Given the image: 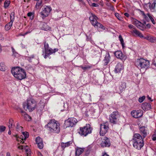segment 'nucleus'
Wrapping results in <instances>:
<instances>
[{"label": "nucleus", "mask_w": 156, "mask_h": 156, "mask_svg": "<svg viewBox=\"0 0 156 156\" xmlns=\"http://www.w3.org/2000/svg\"><path fill=\"white\" fill-rule=\"evenodd\" d=\"M83 151V150L81 148H77L76 149V156H79Z\"/></svg>", "instance_id": "obj_25"}, {"label": "nucleus", "mask_w": 156, "mask_h": 156, "mask_svg": "<svg viewBox=\"0 0 156 156\" xmlns=\"http://www.w3.org/2000/svg\"><path fill=\"white\" fill-rule=\"evenodd\" d=\"M133 146L137 150H140L143 147L144 143L143 138L139 133H135L132 140Z\"/></svg>", "instance_id": "obj_1"}, {"label": "nucleus", "mask_w": 156, "mask_h": 156, "mask_svg": "<svg viewBox=\"0 0 156 156\" xmlns=\"http://www.w3.org/2000/svg\"><path fill=\"white\" fill-rule=\"evenodd\" d=\"M140 130L141 135L142 137L144 138L147 134V128L145 126H142L140 128Z\"/></svg>", "instance_id": "obj_14"}, {"label": "nucleus", "mask_w": 156, "mask_h": 156, "mask_svg": "<svg viewBox=\"0 0 156 156\" xmlns=\"http://www.w3.org/2000/svg\"><path fill=\"white\" fill-rule=\"evenodd\" d=\"M126 87V84L125 82H121L119 84V88L120 91L124 90Z\"/></svg>", "instance_id": "obj_26"}, {"label": "nucleus", "mask_w": 156, "mask_h": 156, "mask_svg": "<svg viewBox=\"0 0 156 156\" xmlns=\"http://www.w3.org/2000/svg\"><path fill=\"white\" fill-rule=\"evenodd\" d=\"M120 115L117 111L113 112L109 117V122L113 124H116L119 120Z\"/></svg>", "instance_id": "obj_8"}, {"label": "nucleus", "mask_w": 156, "mask_h": 156, "mask_svg": "<svg viewBox=\"0 0 156 156\" xmlns=\"http://www.w3.org/2000/svg\"><path fill=\"white\" fill-rule=\"evenodd\" d=\"M14 136L15 137H16V140H18V141L19 140H18L19 136H18L17 135H14Z\"/></svg>", "instance_id": "obj_52"}, {"label": "nucleus", "mask_w": 156, "mask_h": 156, "mask_svg": "<svg viewBox=\"0 0 156 156\" xmlns=\"http://www.w3.org/2000/svg\"><path fill=\"white\" fill-rule=\"evenodd\" d=\"M133 32L141 38L144 37L143 36L142 34L139 31L137 30L136 29H134L133 30Z\"/></svg>", "instance_id": "obj_28"}, {"label": "nucleus", "mask_w": 156, "mask_h": 156, "mask_svg": "<svg viewBox=\"0 0 156 156\" xmlns=\"http://www.w3.org/2000/svg\"><path fill=\"white\" fill-rule=\"evenodd\" d=\"M26 152L27 153V156H29L30 154V151L28 147L27 150H25Z\"/></svg>", "instance_id": "obj_42"}, {"label": "nucleus", "mask_w": 156, "mask_h": 156, "mask_svg": "<svg viewBox=\"0 0 156 156\" xmlns=\"http://www.w3.org/2000/svg\"><path fill=\"white\" fill-rule=\"evenodd\" d=\"M115 15L117 18L119 20H121L122 18L119 16V14L118 13H115Z\"/></svg>", "instance_id": "obj_44"}, {"label": "nucleus", "mask_w": 156, "mask_h": 156, "mask_svg": "<svg viewBox=\"0 0 156 156\" xmlns=\"http://www.w3.org/2000/svg\"><path fill=\"white\" fill-rule=\"evenodd\" d=\"M21 113H22V115L24 117L25 119L27 121H29L31 120L30 117L26 114V113L24 111L22 110L21 111Z\"/></svg>", "instance_id": "obj_21"}, {"label": "nucleus", "mask_w": 156, "mask_h": 156, "mask_svg": "<svg viewBox=\"0 0 156 156\" xmlns=\"http://www.w3.org/2000/svg\"><path fill=\"white\" fill-rule=\"evenodd\" d=\"M6 156H11L9 152H8L7 153Z\"/></svg>", "instance_id": "obj_58"}, {"label": "nucleus", "mask_w": 156, "mask_h": 156, "mask_svg": "<svg viewBox=\"0 0 156 156\" xmlns=\"http://www.w3.org/2000/svg\"><path fill=\"white\" fill-rule=\"evenodd\" d=\"M124 69V66L122 63H119L116 65L115 71L116 73H120Z\"/></svg>", "instance_id": "obj_16"}, {"label": "nucleus", "mask_w": 156, "mask_h": 156, "mask_svg": "<svg viewBox=\"0 0 156 156\" xmlns=\"http://www.w3.org/2000/svg\"><path fill=\"white\" fill-rule=\"evenodd\" d=\"M92 6L93 7H97L98 6V5L95 3H93L92 4Z\"/></svg>", "instance_id": "obj_49"}, {"label": "nucleus", "mask_w": 156, "mask_h": 156, "mask_svg": "<svg viewBox=\"0 0 156 156\" xmlns=\"http://www.w3.org/2000/svg\"><path fill=\"white\" fill-rule=\"evenodd\" d=\"M22 128L23 127L20 126V125L18 123L17 124L16 126V129L17 131H20V129Z\"/></svg>", "instance_id": "obj_38"}, {"label": "nucleus", "mask_w": 156, "mask_h": 156, "mask_svg": "<svg viewBox=\"0 0 156 156\" xmlns=\"http://www.w3.org/2000/svg\"><path fill=\"white\" fill-rule=\"evenodd\" d=\"M144 38L151 42H154L156 41V37L151 36H147L144 37Z\"/></svg>", "instance_id": "obj_20"}, {"label": "nucleus", "mask_w": 156, "mask_h": 156, "mask_svg": "<svg viewBox=\"0 0 156 156\" xmlns=\"http://www.w3.org/2000/svg\"><path fill=\"white\" fill-rule=\"evenodd\" d=\"M102 147H108L110 146V142L109 139L106 137H105L103 139V140L101 144Z\"/></svg>", "instance_id": "obj_12"}, {"label": "nucleus", "mask_w": 156, "mask_h": 156, "mask_svg": "<svg viewBox=\"0 0 156 156\" xmlns=\"http://www.w3.org/2000/svg\"><path fill=\"white\" fill-rule=\"evenodd\" d=\"M37 144V146L40 149H42L44 147V145L43 144V143H39Z\"/></svg>", "instance_id": "obj_41"}, {"label": "nucleus", "mask_w": 156, "mask_h": 156, "mask_svg": "<svg viewBox=\"0 0 156 156\" xmlns=\"http://www.w3.org/2000/svg\"><path fill=\"white\" fill-rule=\"evenodd\" d=\"M135 64L141 72H144L150 66L149 61L143 58L137 59Z\"/></svg>", "instance_id": "obj_2"}, {"label": "nucleus", "mask_w": 156, "mask_h": 156, "mask_svg": "<svg viewBox=\"0 0 156 156\" xmlns=\"http://www.w3.org/2000/svg\"><path fill=\"white\" fill-rule=\"evenodd\" d=\"M22 133L23 135L21 136L20 138L22 140H25L29 137V133L27 132H23Z\"/></svg>", "instance_id": "obj_23"}, {"label": "nucleus", "mask_w": 156, "mask_h": 156, "mask_svg": "<svg viewBox=\"0 0 156 156\" xmlns=\"http://www.w3.org/2000/svg\"><path fill=\"white\" fill-rule=\"evenodd\" d=\"M15 13L14 12H12L10 14V22L13 23L14 21Z\"/></svg>", "instance_id": "obj_33"}, {"label": "nucleus", "mask_w": 156, "mask_h": 156, "mask_svg": "<svg viewBox=\"0 0 156 156\" xmlns=\"http://www.w3.org/2000/svg\"><path fill=\"white\" fill-rule=\"evenodd\" d=\"M11 72L14 77L19 80H22L26 78V72L24 69L21 68L17 67L13 68Z\"/></svg>", "instance_id": "obj_3"}, {"label": "nucleus", "mask_w": 156, "mask_h": 156, "mask_svg": "<svg viewBox=\"0 0 156 156\" xmlns=\"http://www.w3.org/2000/svg\"><path fill=\"white\" fill-rule=\"evenodd\" d=\"M8 133L9 135H11V131L10 130V129H9Z\"/></svg>", "instance_id": "obj_56"}, {"label": "nucleus", "mask_w": 156, "mask_h": 156, "mask_svg": "<svg viewBox=\"0 0 156 156\" xmlns=\"http://www.w3.org/2000/svg\"><path fill=\"white\" fill-rule=\"evenodd\" d=\"M42 2L41 1H39L36 4V5L35 6V8L37 9H38L40 7V6H41L42 5Z\"/></svg>", "instance_id": "obj_32"}, {"label": "nucleus", "mask_w": 156, "mask_h": 156, "mask_svg": "<svg viewBox=\"0 0 156 156\" xmlns=\"http://www.w3.org/2000/svg\"><path fill=\"white\" fill-rule=\"evenodd\" d=\"M152 140L154 141H155L156 140V135H154L153 136Z\"/></svg>", "instance_id": "obj_48"}, {"label": "nucleus", "mask_w": 156, "mask_h": 156, "mask_svg": "<svg viewBox=\"0 0 156 156\" xmlns=\"http://www.w3.org/2000/svg\"><path fill=\"white\" fill-rule=\"evenodd\" d=\"M10 4V2L9 1H6L4 2V6L5 8H7L9 5Z\"/></svg>", "instance_id": "obj_40"}, {"label": "nucleus", "mask_w": 156, "mask_h": 156, "mask_svg": "<svg viewBox=\"0 0 156 156\" xmlns=\"http://www.w3.org/2000/svg\"><path fill=\"white\" fill-rule=\"evenodd\" d=\"M6 129L5 126H0V133H2L4 132Z\"/></svg>", "instance_id": "obj_37"}, {"label": "nucleus", "mask_w": 156, "mask_h": 156, "mask_svg": "<svg viewBox=\"0 0 156 156\" xmlns=\"http://www.w3.org/2000/svg\"><path fill=\"white\" fill-rule=\"evenodd\" d=\"M80 67L82 69L84 70L85 71L87 69L91 68L92 66H86L85 67H83L81 66H80Z\"/></svg>", "instance_id": "obj_34"}, {"label": "nucleus", "mask_w": 156, "mask_h": 156, "mask_svg": "<svg viewBox=\"0 0 156 156\" xmlns=\"http://www.w3.org/2000/svg\"><path fill=\"white\" fill-rule=\"evenodd\" d=\"M24 109L31 112L34 110L36 107L37 103L33 99L30 98L27 99L23 104Z\"/></svg>", "instance_id": "obj_5"}, {"label": "nucleus", "mask_w": 156, "mask_h": 156, "mask_svg": "<svg viewBox=\"0 0 156 156\" xmlns=\"http://www.w3.org/2000/svg\"><path fill=\"white\" fill-rule=\"evenodd\" d=\"M142 14H143V15H144V16H145V15L144 14V12H142Z\"/></svg>", "instance_id": "obj_62"}, {"label": "nucleus", "mask_w": 156, "mask_h": 156, "mask_svg": "<svg viewBox=\"0 0 156 156\" xmlns=\"http://www.w3.org/2000/svg\"><path fill=\"white\" fill-rule=\"evenodd\" d=\"M52 9L50 7L45 6L43 8L40 14L42 18H44L48 16Z\"/></svg>", "instance_id": "obj_10"}, {"label": "nucleus", "mask_w": 156, "mask_h": 156, "mask_svg": "<svg viewBox=\"0 0 156 156\" xmlns=\"http://www.w3.org/2000/svg\"><path fill=\"white\" fill-rule=\"evenodd\" d=\"M145 96H143L142 97H140L138 99L139 101L140 102H142L145 99Z\"/></svg>", "instance_id": "obj_39"}, {"label": "nucleus", "mask_w": 156, "mask_h": 156, "mask_svg": "<svg viewBox=\"0 0 156 156\" xmlns=\"http://www.w3.org/2000/svg\"><path fill=\"white\" fill-rule=\"evenodd\" d=\"M148 99L151 101H153V100L151 99V98L150 97H149L148 96L147 97Z\"/></svg>", "instance_id": "obj_54"}, {"label": "nucleus", "mask_w": 156, "mask_h": 156, "mask_svg": "<svg viewBox=\"0 0 156 156\" xmlns=\"http://www.w3.org/2000/svg\"><path fill=\"white\" fill-rule=\"evenodd\" d=\"M27 16H30L31 18V19H32L33 18V14L31 12H29L27 13Z\"/></svg>", "instance_id": "obj_45"}, {"label": "nucleus", "mask_w": 156, "mask_h": 156, "mask_svg": "<svg viewBox=\"0 0 156 156\" xmlns=\"http://www.w3.org/2000/svg\"><path fill=\"white\" fill-rule=\"evenodd\" d=\"M58 51V49H52L51 48H49L48 49H46L45 51V54L44 56V58H46L48 56V55H50L53 53H55L56 51Z\"/></svg>", "instance_id": "obj_15"}, {"label": "nucleus", "mask_w": 156, "mask_h": 156, "mask_svg": "<svg viewBox=\"0 0 156 156\" xmlns=\"http://www.w3.org/2000/svg\"><path fill=\"white\" fill-rule=\"evenodd\" d=\"M120 41L121 43L122 44V47L123 48H124V41L123 38L121 40H119Z\"/></svg>", "instance_id": "obj_46"}, {"label": "nucleus", "mask_w": 156, "mask_h": 156, "mask_svg": "<svg viewBox=\"0 0 156 156\" xmlns=\"http://www.w3.org/2000/svg\"><path fill=\"white\" fill-rule=\"evenodd\" d=\"M2 49L1 48V44H0V53L2 51Z\"/></svg>", "instance_id": "obj_59"}, {"label": "nucleus", "mask_w": 156, "mask_h": 156, "mask_svg": "<svg viewBox=\"0 0 156 156\" xmlns=\"http://www.w3.org/2000/svg\"><path fill=\"white\" fill-rule=\"evenodd\" d=\"M98 17L94 14H91V16L89 18L92 24L97 29L100 28L103 30H105V28L102 24L98 22L97 19Z\"/></svg>", "instance_id": "obj_6"}, {"label": "nucleus", "mask_w": 156, "mask_h": 156, "mask_svg": "<svg viewBox=\"0 0 156 156\" xmlns=\"http://www.w3.org/2000/svg\"><path fill=\"white\" fill-rule=\"evenodd\" d=\"M119 40L122 39V38L121 35H119Z\"/></svg>", "instance_id": "obj_57"}, {"label": "nucleus", "mask_w": 156, "mask_h": 156, "mask_svg": "<svg viewBox=\"0 0 156 156\" xmlns=\"http://www.w3.org/2000/svg\"><path fill=\"white\" fill-rule=\"evenodd\" d=\"M21 142H22L23 144L24 143V141H23V142L21 141Z\"/></svg>", "instance_id": "obj_64"}, {"label": "nucleus", "mask_w": 156, "mask_h": 156, "mask_svg": "<svg viewBox=\"0 0 156 156\" xmlns=\"http://www.w3.org/2000/svg\"><path fill=\"white\" fill-rule=\"evenodd\" d=\"M124 15L125 16H126L127 17H128L129 16V14L126 12L124 14Z\"/></svg>", "instance_id": "obj_53"}, {"label": "nucleus", "mask_w": 156, "mask_h": 156, "mask_svg": "<svg viewBox=\"0 0 156 156\" xmlns=\"http://www.w3.org/2000/svg\"><path fill=\"white\" fill-rule=\"evenodd\" d=\"M147 15L149 17V18L151 20L152 22L153 23V24H155V22L154 19L151 16L150 14L149 13H148V14H147Z\"/></svg>", "instance_id": "obj_36"}, {"label": "nucleus", "mask_w": 156, "mask_h": 156, "mask_svg": "<svg viewBox=\"0 0 156 156\" xmlns=\"http://www.w3.org/2000/svg\"><path fill=\"white\" fill-rule=\"evenodd\" d=\"M153 65L156 67V62L155 61L153 62Z\"/></svg>", "instance_id": "obj_55"}, {"label": "nucleus", "mask_w": 156, "mask_h": 156, "mask_svg": "<svg viewBox=\"0 0 156 156\" xmlns=\"http://www.w3.org/2000/svg\"><path fill=\"white\" fill-rule=\"evenodd\" d=\"M9 125L8 126L9 129L13 128L14 127L15 125L14 124L13 120L12 119H10L9 121Z\"/></svg>", "instance_id": "obj_27"}, {"label": "nucleus", "mask_w": 156, "mask_h": 156, "mask_svg": "<svg viewBox=\"0 0 156 156\" xmlns=\"http://www.w3.org/2000/svg\"><path fill=\"white\" fill-rule=\"evenodd\" d=\"M141 108L143 110L147 111L151 108V105L150 104L147 103H144L142 105Z\"/></svg>", "instance_id": "obj_19"}, {"label": "nucleus", "mask_w": 156, "mask_h": 156, "mask_svg": "<svg viewBox=\"0 0 156 156\" xmlns=\"http://www.w3.org/2000/svg\"><path fill=\"white\" fill-rule=\"evenodd\" d=\"M115 56L118 58L123 59L124 56L121 51H117L115 52Z\"/></svg>", "instance_id": "obj_22"}, {"label": "nucleus", "mask_w": 156, "mask_h": 156, "mask_svg": "<svg viewBox=\"0 0 156 156\" xmlns=\"http://www.w3.org/2000/svg\"><path fill=\"white\" fill-rule=\"evenodd\" d=\"M72 143L71 141H69L65 143L62 142L61 143V146L62 149H64L66 147L69 146Z\"/></svg>", "instance_id": "obj_24"}, {"label": "nucleus", "mask_w": 156, "mask_h": 156, "mask_svg": "<svg viewBox=\"0 0 156 156\" xmlns=\"http://www.w3.org/2000/svg\"><path fill=\"white\" fill-rule=\"evenodd\" d=\"M36 142L37 144H38L39 143H43V141L42 139L40 137L38 136L37 137L36 139Z\"/></svg>", "instance_id": "obj_31"}, {"label": "nucleus", "mask_w": 156, "mask_h": 156, "mask_svg": "<svg viewBox=\"0 0 156 156\" xmlns=\"http://www.w3.org/2000/svg\"><path fill=\"white\" fill-rule=\"evenodd\" d=\"M133 23L139 29L142 30L143 29V24L137 20L134 19L133 20Z\"/></svg>", "instance_id": "obj_18"}, {"label": "nucleus", "mask_w": 156, "mask_h": 156, "mask_svg": "<svg viewBox=\"0 0 156 156\" xmlns=\"http://www.w3.org/2000/svg\"><path fill=\"white\" fill-rule=\"evenodd\" d=\"M131 115L134 118H138L141 117L143 115V112L142 110H133L131 112Z\"/></svg>", "instance_id": "obj_11"}, {"label": "nucleus", "mask_w": 156, "mask_h": 156, "mask_svg": "<svg viewBox=\"0 0 156 156\" xmlns=\"http://www.w3.org/2000/svg\"><path fill=\"white\" fill-rule=\"evenodd\" d=\"M92 130V129L90 125L89 124H87L84 127L80 128L79 133L81 135L86 136L88 134L90 133Z\"/></svg>", "instance_id": "obj_7"}, {"label": "nucleus", "mask_w": 156, "mask_h": 156, "mask_svg": "<svg viewBox=\"0 0 156 156\" xmlns=\"http://www.w3.org/2000/svg\"><path fill=\"white\" fill-rule=\"evenodd\" d=\"M44 47L45 49V51L46 50V49L49 48V45L47 43H46V42H45L44 43Z\"/></svg>", "instance_id": "obj_43"}, {"label": "nucleus", "mask_w": 156, "mask_h": 156, "mask_svg": "<svg viewBox=\"0 0 156 156\" xmlns=\"http://www.w3.org/2000/svg\"><path fill=\"white\" fill-rule=\"evenodd\" d=\"M66 122L68 123V126L73 127L77 123V120L74 118H71L68 119Z\"/></svg>", "instance_id": "obj_13"}, {"label": "nucleus", "mask_w": 156, "mask_h": 156, "mask_svg": "<svg viewBox=\"0 0 156 156\" xmlns=\"http://www.w3.org/2000/svg\"><path fill=\"white\" fill-rule=\"evenodd\" d=\"M29 147L28 146L26 145V146H23V150H27V149Z\"/></svg>", "instance_id": "obj_47"}, {"label": "nucleus", "mask_w": 156, "mask_h": 156, "mask_svg": "<svg viewBox=\"0 0 156 156\" xmlns=\"http://www.w3.org/2000/svg\"><path fill=\"white\" fill-rule=\"evenodd\" d=\"M129 27L130 29H131V28H133V29H135L134 27V26L133 25H132L131 24L129 25Z\"/></svg>", "instance_id": "obj_51"}, {"label": "nucleus", "mask_w": 156, "mask_h": 156, "mask_svg": "<svg viewBox=\"0 0 156 156\" xmlns=\"http://www.w3.org/2000/svg\"><path fill=\"white\" fill-rule=\"evenodd\" d=\"M12 23H12V22H10L9 23L6 24L5 27V30H8L10 29L12 26Z\"/></svg>", "instance_id": "obj_30"}, {"label": "nucleus", "mask_w": 156, "mask_h": 156, "mask_svg": "<svg viewBox=\"0 0 156 156\" xmlns=\"http://www.w3.org/2000/svg\"><path fill=\"white\" fill-rule=\"evenodd\" d=\"M60 124L55 119L51 120L45 126L51 132L58 133L60 131Z\"/></svg>", "instance_id": "obj_4"}, {"label": "nucleus", "mask_w": 156, "mask_h": 156, "mask_svg": "<svg viewBox=\"0 0 156 156\" xmlns=\"http://www.w3.org/2000/svg\"><path fill=\"white\" fill-rule=\"evenodd\" d=\"M43 29L45 30H47L51 29V28L48 27L46 24L45 23L43 25Z\"/></svg>", "instance_id": "obj_35"}, {"label": "nucleus", "mask_w": 156, "mask_h": 156, "mask_svg": "<svg viewBox=\"0 0 156 156\" xmlns=\"http://www.w3.org/2000/svg\"><path fill=\"white\" fill-rule=\"evenodd\" d=\"M6 66L4 63L1 62L0 63V70L4 71L6 70Z\"/></svg>", "instance_id": "obj_29"}, {"label": "nucleus", "mask_w": 156, "mask_h": 156, "mask_svg": "<svg viewBox=\"0 0 156 156\" xmlns=\"http://www.w3.org/2000/svg\"><path fill=\"white\" fill-rule=\"evenodd\" d=\"M108 122H104L101 124V130L100 132V136H103L107 132L109 129Z\"/></svg>", "instance_id": "obj_9"}, {"label": "nucleus", "mask_w": 156, "mask_h": 156, "mask_svg": "<svg viewBox=\"0 0 156 156\" xmlns=\"http://www.w3.org/2000/svg\"><path fill=\"white\" fill-rule=\"evenodd\" d=\"M12 50L13 52H14V51H15V50L14 49V48L13 47L12 48Z\"/></svg>", "instance_id": "obj_60"}, {"label": "nucleus", "mask_w": 156, "mask_h": 156, "mask_svg": "<svg viewBox=\"0 0 156 156\" xmlns=\"http://www.w3.org/2000/svg\"><path fill=\"white\" fill-rule=\"evenodd\" d=\"M102 156H109V155L106 154H105Z\"/></svg>", "instance_id": "obj_61"}, {"label": "nucleus", "mask_w": 156, "mask_h": 156, "mask_svg": "<svg viewBox=\"0 0 156 156\" xmlns=\"http://www.w3.org/2000/svg\"><path fill=\"white\" fill-rule=\"evenodd\" d=\"M156 4V0H154V2L152 4L149 2L147 4H145L144 5V6L146 9H149L151 10H154L155 8Z\"/></svg>", "instance_id": "obj_17"}, {"label": "nucleus", "mask_w": 156, "mask_h": 156, "mask_svg": "<svg viewBox=\"0 0 156 156\" xmlns=\"http://www.w3.org/2000/svg\"><path fill=\"white\" fill-rule=\"evenodd\" d=\"M23 146H20L18 147V148L20 150H23Z\"/></svg>", "instance_id": "obj_50"}, {"label": "nucleus", "mask_w": 156, "mask_h": 156, "mask_svg": "<svg viewBox=\"0 0 156 156\" xmlns=\"http://www.w3.org/2000/svg\"><path fill=\"white\" fill-rule=\"evenodd\" d=\"M113 1H114V2H116V0H113Z\"/></svg>", "instance_id": "obj_63"}]
</instances>
